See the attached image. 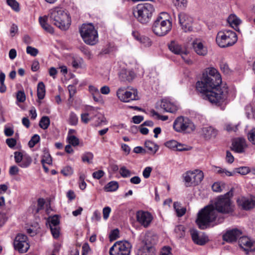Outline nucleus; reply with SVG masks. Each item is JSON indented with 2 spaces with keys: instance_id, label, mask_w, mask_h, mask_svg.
<instances>
[{
  "instance_id": "nucleus-1",
  "label": "nucleus",
  "mask_w": 255,
  "mask_h": 255,
  "mask_svg": "<svg viewBox=\"0 0 255 255\" xmlns=\"http://www.w3.org/2000/svg\"><path fill=\"white\" fill-rule=\"evenodd\" d=\"M222 78L217 69L210 67L203 73L201 81L196 83V90L203 98L216 105L225 103L228 98L227 87H221Z\"/></svg>"
},
{
  "instance_id": "nucleus-2",
  "label": "nucleus",
  "mask_w": 255,
  "mask_h": 255,
  "mask_svg": "<svg viewBox=\"0 0 255 255\" xmlns=\"http://www.w3.org/2000/svg\"><path fill=\"white\" fill-rule=\"evenodd\" d=\"M232 193L230 192L216 199L215 207L211 205L205 207L198 213L196 223L201 229L207 228L210 223L217 217V211L223 214H232L234 211V205L230 198Z\"/></svg>"
},
{
  "instance_id": "nucleus-3",
  "label": "nucleus",
  "mask_w": 255,
  "mask_h": 255,
  "mask_svg": "<svg viewBox=\"0 0 255 255\" xmlns=\"http://www.w3.org/2000/svg\"><path fill=\"white\" fill-rule=\"evenodd\" d=\"M48 18L53 24L61 30H67L71 24L70 17L64 9L59 7L52 8L49 10L48 16L39 18V21L42 27L46 32L51 34L54 33V29L47 22Z\"/></svg>"
},
{
  "instance_id": "nucleus-4",
  "label": "nucleus",
  "mask_w": 255,
  "mask_h": 255,
  "mask_svg": "<svg viewBox=\"0 0 255 255\" xmlns=\"http://www.w3.org/2000/svg\"><path fill=\"white\" fill-rule=\"evenodd\" d=\"M172 21L170 15L165 12H161L157 16L152 24V31L159 36L166 35L172 29Z\"/></svg>"
},
{
  "instance_id": "nucleus-5",
  "label": "nucleus",
  "mask_w": 255,
  "mask_h": 255,
  "mask_svg": "<svg viewBox=\"0 0 255 255\" xmlns=\"http://www.w3.org/2000/svg\"><path fill=\"white\" fill-rule=\"evenodd\" d=\"M154 11L153 6L148 3H140L133 9V14L141 23H147L150 20Z\"/></svg>"
},
{
  "instance_id": "nucleus-6",
  "label": "nucleus",
  "mask_w": 255,
  "mask_h": 255,
  "mask_svg": "<svg viewBox=\"0 0 255 255\" xmlns=\"http://www.w3.org/2000/svg\"><path fill=\"white\" fill-rule=\"evenodd\" d=\"M238 40L236 32L231 30L220 31L217 34L216 41L217 44L222 48L234 45Z\"/></svg>"
},
{
  "instance_id": "nucleus-7",
  "label": "nucleus",
  "mask_w": 255,
  "mask_h": 255,
  "mask_svg": "<svg viewBox=\"0 0 255 255\" xmlns=\"http://www.w3.org/2000/svg\"><path fill=\"white\" fill-rule=\"evenodd\" d=\"M79 31L85 43L93 45L98 42V32L92 24H83L80 28Z\"/></svg>"
},
{
  "instance_id": "nucleus-8",
  "label": "nucleus",
  "mask_w": 255,
  "mask_h": 255,
  "mask_svg": "<svg viewBox=\"0 0 255 255\" xmlns=\"http://www.w3.org/2000/svg\"><path fill=\"white\" fill-rule=\"evenodd\" d=\"M116 94L118 99L123 102L128 103L139 99L137 90L133 88H128V90H127L124 87H120L118 89Z\"/></svg>"
},
{
  "instance_id": "nucleus-9",
  "label": "nucleus",
  "mask_w": 255,
  "mask_h": 255,
  "mask_svg": "<svg viewBox=\"0 0 255 255\" xmlns=\"http://www.w3.org/2000/svg\"><path fill=\"white\" fill-rule=\"evenodd\" d=\"M131 247L127 241H119L110 248L109 253L111 255H129Z\"/></svg>"
},
{
  "instance_id": "nucleus-10",
  "label": "nucleus",
  "mask_w": 255,
  "mask_h": 255,
  "mask_svg": "<svg viewBox=\"0 0 255 255\" xmlns=\"http://www.w3.org/2000/svg\"><path fill=\"white\" fill-rule=\"evenodd\" d=\"M135 217L136 222L144 228L150 227L154 220L153 215L150 212L143 210L137 211Z\"/></svg>"
},
{
  "instance_id": "nucleus-11",
  "label": "nucleus",
  "mask_w": 255,
  "mask_h": 255,
  "mask_svg": "<svg viewBox=\"0 0 255 255\" xmlns=\"http://www.w3.org/2000/svg\"><path fill=\"white\" fill-rule=\"evenodd\" d=\"M169 50L175 54L180 55L182 59L188 64L190 63V50L188 49L187 46L185 45L184 48L175 42L172 41L169 44Z\"/></svg>"
},
{
  "instance_id": "nucleus-12",
  "label": "nucleus",
  "mask_w": 255,
  "mask_h": 255,
  "mask_svg": "<svg viewBox=\"0 0 255 255\" xmlns=\"http://www.w3.org/2000/svg\"><path fill=\"white\" fill-rule=\"evenodd\" d=\"M191 124L190 120L185 117L180 116L174 121L173 129L177 132L186 133Z\"/></svg>"
},
{
  "instance_id": "nucleus-13",
  "label": "nucleus",
  "mask_w": 255,
  "mask_h": 255,
  "mask_svg": "<svg viewBox=\"0 0 255 255\" xmlns=\"http://www.w3.org/2000/svg\"><path fill=\"white\" fill-rule=\"evenodd\" d=\"M14 249L20 253H26L29 248L27 238L22 234H18L13 243Z\"/></svg>"
},
{
  "instance_id": "nucleus-14",
  "label": "nucleus",
  "mask_w": 255,
  "mask_h": 255,
  "mask_svg": "<svg viewBox=\"0 0 255 255\" xmlns=\"http://www.w3.org/2000/svg\"><path fill=\"white\" fill-rule=\"evenodd\" d=\"M238 206L243 210L248 211L255 208V197H241L237 200Z\"/></svg>"
},
{
  "instance_id": "nucleus-15",
  "label": "nucleus",
  "mask_w": 255,
  "mask_h": 255,
  "mask_svg": "<svg viewBox=\"0 0 255 255\" xmlns=\"http://www.w3.org/2000/svg\"><path fill=\"white\" fill-rule=\"evenodd\" d=\"M157 242V236L155 235L151 237H147L146 239V244L142 248L138 250L136 255H149V252H153L154 248L152 245L156 244Z\"/></svg>"
},
{
  "instance_id": "nucleus-16",
  "label": "nucleus",
  "mask_w": 255,
  "mask_h": 255,
  "mask_svg": "<svg viewBox=\"0 0 255 255\" xmlns=\"http://www.w3.org/2000/svg\"><path fill=\"white\" fill-rule=\"evenodd\" d=\"M240 247L247 253L255 251V242L247 236L240 237L239 240Z\"/></svg>"
},
{
  "instance_id": "nucleus-17",
  "label": "nucleus",
  "mask_w": 255,
  "mask_h": 255,
  "mask_svg": "<svg viewBox=\"0 0 255 255\" xmlns=\"http://www.w3.org/2000/svg\"><path fill=\"white\" fill-rule=\"evenodd\" d=\"M242 234V230L235 228L227 231L223 235V238L227 242L233 243L236 242Z\"/></svg>"
},
{
  "instance_id": "nucleus-18",
  "label": "nucleus",
  "mask_w": 255,
  "mask_h": 255,
  "mask_svg": "<svg viewBox=\"0 0 255 255\" xmlns=\"http://www.w3.org/2000/svg\"><path fill=\"white\" fill-rule=\"evenodd\" d=\"M192 47L195 53L199 56H205L208 53L207 47L200 39L194 40L192 42Z\"/></svg>"
},
{
  "instance_id": "nucleus-19",
  "label": "nucleus",
  "mask_w": 255,
  "mask_h": 255,
  "mask_svg": "<svg viewBox=\"0 0 255 255\" xmlns=\"http://www.w3.org/2000/svg\"><path fill=\"white\" fill-rule=\"evenodd\" d=\"M192 241L198 245L203 246L209 241V239L205 234H201L197 231L192 230Z\"/></svg>"
},
{
  "instance_id": "nucleus-20",
  "label": "nucleus",
  "mask_w": 255,
  "mask_h": 255,
  "mask_svg": "<svg viewBox=\"0 0 255 255\" xmlns=\"http://www.w3.org/2000/svg\"><path fill=\"white\" fill-rule=\"evenodd\" d=\"M132 35L134 38L138 41L144 47H149L152 45V41L148 37L144 35H141L137 31H133Z\"/></svg>"
},
{
  "instance_id": "nucleus-21",
  "label": "nucleus",
  "mask_w": 255,
  "mask_h": 255,
  "mask_svg": "<svg viewBox=\"0 0 255 255\" xmlns=\"http://www.w3.org/2000/svg\"><path fill=\"white\" fill-rule=\"evenodd\" d=\"M217 130L212 127H206L202 129L201 135L206 140H210L216 137Z\"/></svg>"
},
{
  "instance_id": "nucleus-22",
  "label": "nucleus",
  "mask_w": 255,
  "mask_h": 255,
  "mask_svg": "<svg viewBox=\"0 0 255 255\" xmlns=\"http://www.w3.org/2000/svg\"><path fill=\"white\" fill-rule=\"evenodd\" d=\"M246 147V140L244 138H237L232 142V150L237 153H242Z\"/></svg>"
},
{
  "instance_id": "nucleus-23",
  "label": "nucleus",
  "mask_w": 255,
  "mask_h": 255,
  "mask_svg": "<svg viewBox=\"0 0 255 255\" xmlns=\"http://www.w3.org/2000/svg\"><path fill=\"white\" fill-rule=\"evenodd\" d=\"M161 107L166 112L171 113H176L178 109L177 105L166 99H163L162 100Z\"/></svg>"
},
{
  "instance_id": "nucleus-24",
  "label": "nucleus",
  "mask_w": 255,
  "mask_h": 255,
  "mask_svg": "<svg viewBox=\"0 0 255 255\" xmlns=\"http://www.w3.org/2000/svg\"><path fill=\"white\" fill-rule=\"evenodd\" d=\"M135 77L133 72L129 70H122L119 74V78L122 81H131Z\"/></svg>"
},
{
  "instance_id": "nucleus-25",
  "label": "nucleus",
  "mask_w": 255,
  "mask_h": 255,
  "mask_svg": "<svg viewBox=\"0 0 255 255\" xmlns=\"http://www.w3.org/2000/svg\"><path fill=\"white\" fill-rule=\"evenodd\" d=\"M204 178L203 172L199 169L192 171V184L197 185L200 184Z\"/></svg>"
},
{
  "instance_id": "nucleus-26",
  "label": "nucleus",
  "mask_w": 255,
  "mask_h": 255,
  "mask_svg": "<svg viewBox=\"0 0 255 255\" xmlns=\"http://www.w3.org/2000/svg\"><path fill=\"white\" fill-rule=\"evenodd\" d=\"M173 208L178 217H182L186 212V208L182 207L180 202H175L173 204Z\"/></svg>"
},
{
  "instance_id": "nucleus-27",
  "label": "nucleus",
  "mask_w": 255,
  "mask_h": 255,
  "mask_svg": "<svg viewBox=\"0 0 255 255\" xmlns=\"http://www.w3.org/2000/svg\"><path fill=\"white\" fill-rule=\"evenodd\" d=\"M228 22L231 26L237 30L236 28L238 27L241 21L236 15L232 14L228 17Z\"/></svg>"
},
{
  "instance_id": "nucleus-28",
  "label": "nucleus",
  "mask_w": 255,
  "mask_h": 255,
  "mask_svg": "<svg viewBox=\"0 0 255 255\" xmlns=\"http://www.w3.org/2000/svg\"><path fill=\"white\" fill-rule=\"evenodd\" d=\"M144 145L149 152L153 154H154L159 148L158 146L156 144L150 140L146 141Z\"/></svg>"
},
{
  "instance_id": "nucleus-29",
  "label": "nucleus",
  "mask_w": 255,
  "mask_h": 255,
  "mask_svg": "<svg viewBox=\"0 0 255 255\" xmlns=\"http://www.w3.org/2000/svg\"><path fill=\"white\" fill-rule=\"evenodd\" d=\"M37 94L39 99H43L45 95V87L42 82L38 84L37 88Z\"/></svg>"
},
{
  "instance_id": "nucleus-30",
  "label": "nucleus",
  "mask_w": 255,
  "mask_h": 255,
  "mask_svg": "<svg viewBox=\"0 0 255 255\" xmlns=\"http://www.w3.org/2000/svg\"><path fill=\"white\" fill-rule=\"evenodd\" d=\"M50 123V121L49 117L47 116H44L40 119L39 125L41 128L46 129L48 128Z\"/></svg>"
},
{
  "instance_id": "nucleus-31",
  "label": "nucleus",
  "mask_w": 255,
  "mask_h": 255,
  "mask_svg": "<svg viewBox=\"0 0 255 255\" xmlns=\"http://www.w3.org/2000/svg\"><path fill=\"white\" fill-rule=\"evenodd\" d=\"M119 184L117 182L111 181L105 187V189L107 192H112L117 190Z\"/></svg>"
},
{
  "instance_id": "nucleus-32",
  "label": "nucleus",
  "mask_w": 255,
  "mask_h": 255,
  "mask_svg": "<svg viewBox=\"0 0 255 255\" xmlns=\"http://www.w3.org/2000/svg\"><path fill=\"white\" fill-rule=\"evenodd\" d=\"M47 222H48L49 227L59 226V219L58 216L55 215L48 218Z\"/></svg>"
},
{
  "instance_id": "nucleus-33",
  "label": "nucleus",
  "mask_w": 255,
  "mask_h": 255,
  "mask_svg": "<svg viewBox=\"0 0 255 255\" xmlns=\"http://www.w3.org/2000/svg\"><path fill=\"white\" fill-rule=\"evenodd\" d=\"M183 181L186 187H190L191 186V172L188 171L182 175Z\"/></svg>"
},
{
  "instance_id": "nucleus-34",
  "label": "nucleus",
  "mask_w": 255,
  "mask_h": 255,
  "mask_svg": "<svg viewBox=\"0 0 255 255\" xmlns=\"http://www.w3.org/2000/svg\"><path fill=\"white\" fill-rule=\"evenodd\" d=\"M94 155L91 152H86L83 154L82 156V160L84 162L91 163L93 159Z\"/></svg>"
},
{
  "instance_id": "nucleus-35",
  "label": "nucleus",
  "mask_w": 255,
  "mask_h": 255,
  "mask_svg": "<svg viewBox=\"0 0 255 255\" xmlns=\"http://www.w3.org/2000/svg\"><path fill=\"white\" fill-rule=\"evenodd\" d=\"M217 170L216 171L218 174L221 175V176L225 177V176H232L234 175V173H232L228 170H227L225 168H221L220 167H217Z\"/></svg>"
},
{
  "instance_id": "nucleus-36",
  "label": "nucleus",
  "mask_w": 255,
  "mask_h": 255,
  "mask_svg": "<svg viewBox=\"0 0 255 255\" xmlns=\"http://www.w3.org/2000/svg\"><path fill=\"white\" fill-rule=\"evenodd\" d=\"M67 139L70 144L75 146L79 144V139L73 135H68Z\"/></svg>"
},
{
  "instance_id": "nucleus-37",
  "label": "nucleus",
  "mask_w": 255,
  "mask_h": 255,
  "mask_svg": "<svg viewBox=\"0 0 255 255\" xmlns=\"http://www.w3.org/2000/svg\"><path fill=\"white\" fill-rule=\"evenodd\" d=\"M179 19L180 24H183L185 25V23L187 22H191L190 19V17L189 15H187L186 13H181L178 15Z\"/></svg>"
},
{
  "instance_id": "nucleus-38",
  "label": "nucleus",
  "mask_w": 255,
  "mask_h": 255,
  "mask_svg": "<svg viewBox=\"0 0 255 255\" xmlns=\"http://www.w3.org/2000/svg\"><path fill=\"white\" fill-rule=\"evenodd\" d=\"M174 5L181 9L185 7L187 4V0H172Z\"/></svg>"
},
{
  "instance_id": "nucleus-39",
  "label": "nucleus",
  "mask_w": 255,
  "mask_h": 255,
  "mask_svg": "<svg viewBox=\"0 0 255 255\" xmlns=\"http://www.w3.org/2000/svg\"><path fill=\"white\" fill-rule=\"evenodd\" d=\"M31 158L28 156H24L19 166L22 168L27 167L31 163Z\"/></svg>"
},
{
  "instance_id": "nucleus-40",
  "label": "nucleus",
  "mask_w": 255,
  "mask_h": 255,
  "mask_svg": "<svg viewBox=\"0 0 255 255\" xmlns=\"http://www.w3.org/2000/svg\"><path fill=\"white\" fill-rule=\"evenodd\" d=\"M120 174L123 178L129 177L131 176V172L126 167L122 166L119 171Z\"/></svg>"
},
{
  "instance_id": "nucleus-41",
  "label": "nucleus",
  "mask_w": 255,
  "mask_h": 255,
  "mask_svg": "<svg viewBox=\"0 0 255 255\" xmlns=\"http://www.w3.org/2000/svg\"><path fill=\"white\" fill-rule=\"evenodd\" d=\"M6 2L14 11H19V4L15 0H7Z\"/></svg>"
},
{
  "instance_id": "nucleus-42",
  "label": "nucleus",
  "mask_w": 255,
  "mask_h": 255,
  "mask_svg": "<svg viewBox=\"0 0 255 255\" xmlns=\"http://www.w3.org/2000/svg\"><path fill=\"white\" fill-rule=\"evenodd\" d=\"M225 184L221 182H215L212 186L213 191L217 192H220L222 191L223 188L224 187Z\"/></svg>"
},
{
  "instance_id": "nucleus-43",
  "label": "nucleus",
  "mask_w": 255,
  "mask_h": 255,
  "mask_svg": "<svg viewBox=\"0 0 255 255\" xmlns=\"http://www.w3.org/2000/svg\"><path fill=\"white\" fill-rule=\"evenodd\" d=\"M248 138L250 142L255 145V128H253L249 131Z\"/></svg>"
},
{
  "instance_id": "nucleus-44",
  "label": "nucleus",
  "mask_w": 255,
  "mask_h": 255,
  "mask_svg": "<svg viewBox=\"0 0 255 255\" xmlns=\"http://www.w3.org/2000/svg\"><path fill=\"white\" fill-rule=\"evenodd\" d=\"M73 169L69 166H67L64 167L61 170V173L65 176H71L73 173Z\"/></svg>"
},
{
  "instance_id": "nucleus-45",
  "label": "nucleus",
  "mask_w": 255,
  "mask_h": 255,
  "mask_svg": "<svg viewBox=\"0 0 255 255\" xmlns=\"http://www.w3.org/2000/svg\"><path fill=\"white\" fill-rule=\"evenodd\" d=\"M191 149V147L185 144L178 142L176 150L178 151H188Z\"/></svg>"
},
{
  "instance_id": "nucleus-46",
  "label": "nucleus",
  "mask_w": 255,
  "mask_h": 255,
  "mask_svg": "<svg viewBox=\"0 0 255 255\" xmlns=\"http://www.w3.org/2000/svg\"><path fill=\"white\" fill-rule=\"evenodd\" d=\"M151 116L153 117H155L156 119L161 120L162 121H166L168 117L167 116H161L158 113L155 112L154 110H151L150 111Z\"/></svg>"
},
{
  "instance_id": "nucleus-47",
  "label": "nucleus",
  "mask_w": 255,
  "mask_h": 255,
  "mask_svg": "<svg viewBox=\"0 0 255 255\" xmlns=\"http://www.w3.org/2000/svg\"><path fill=\"white\" fill-rule=\"evenodd\" d=\"M178 141L175 140H171L167 141L165 145V146L170 149L176 150L178 144Z\"/></svg>"
},
{
  "instance_id": "nucleus-48",
  "label": "nucleus",
  "mask_w": 255,
  "mask_h": 255,
  "mask_svg": "<svg viewBox=\"0 0 255 255\" xmlns=\"http://www.w3.org/2000/svg\"><path fill=\"white\" fill-rule=\"evenodd\" d=\"M40 137L37 134L34 135L28 142V145L30 147H33L39 141Z\"/></svg>"
},
{
  "instance_id": "nucleus-49",
  "label": "nucleus",
  "mask_w": 255,
  "mask_h": 255,
  "mask_svg": "<svg viewBox=\"0 0 255 255\" xmlns=\"http://www.w3.org/2000/svg\"><path fill=\"white\" fill-rule=\"evenodd\" d=\"M78 121V119L76 115L74 113H71L69 119L70 124L71 125H76Z\"/></svg>"
},
{
  "instance_id": "nucleus-50",
  "label": "nucleus",
  "mask_w": 255,
  "mask_h": 255,
  "mask_svg": "<svg viewBox=\"0 0 255 255\" xmlns=\"http://www.w3.org/2000/svg\"><path fill=\"white\" fill-rule=\"evenodd\" d=\"M26 52L32 56H36L38 53V50L35 48L28 46L26 48Z\"/></svg>"
},
{
  "instance_id": "nucleus-51",
  "label": "nucleus",
  "mask_w": 255,
  "mask_h": 255,
  "mask_svg": "<svg viewBox=\"0 0 255 255\" xmlns=\"http://www.w3.org/2000/svg\"><path fill=\"white\" fill-rule=\"evenodd\" d=\"M51 234L54 238H58L60 234V228L59 226L50 227Z\"/></svg>"
},
{
  "instance_id": "nucleus-52",
  "label": "nucleus",
  "mask_w": 255,
  "mask_h": 255,
  "mask_svg": "<svg viewBox=\"0 0 255 255\" xmlns=\"http://www.w3.org/2000/svg\"><path fill=\"white\" fill-rule=\"evenodd\" d=\"M236 171L242 175H246L250 172V169L247 167H241L235 169Z\"/></svg>"
},
{
  "instance_id": "nucleus-53",
  "label": "nucleus",
  "mask_w": 255,
  "mask_h": 255,
  "mask_svg": "<svg viewBox=\"0 0 255 255\" xmlns=\"http://www.w3.org/2000/svg\"><path fill=\"white\" fill-rule=\"evenodd\" d=\"M105 174L103 170H99L93 173L92 176L94 178L96 179H101Z\"/></svg>"
},
{
  "instance_id": "nucleus-54",
  "label": "nucleus",
  "mask_w": 255,
  "mask_h": 255,
  "mask_svg": "<svg viewBox=\"0 0 255 255\" xmlns=\"http://www.w3.org/2000/svg\"><path fill=\"white\" fill-rule=\"evenodd\" d=\"M17 100L19 102H23L25 100V95L23 91H18L16 95Z\"/></svg>"
},
{
  "instance_id": "nucleus-55",
  "label": "nucleus",
  "mask_w": 255,
  "mask_h": 255,
  "mask_svg": "<svg viewBox=\"0 0 255 255\" xmlns=\"http://www.w3.org/2000/svg\"><path fill=\"white\" fill-rule=\"evenodd\" d=\"M52 162V158L50 154H46L42 159L41 160L42 163H47L48 164H51Z\"/></svg>"
},
{
  "instance_id": "nucleus-56",
  "label": "nucleus",
  "mask_w": 255,
  "mask_h": 255,
  "mask_svg": "<svg viewBox=\"0 0 255 255\" xmlns=\"http://www.w3.org/2000/svg\"><path fill=\"white\" fill-rule=\"evenodd\" d=\"M119 231L118 229H115L110 235V239L111 241H113L116 240L117 238H119Z\"/></svg>"
},
{
  "instance_id": "nucleus-57",
  "label": "nucleus",
  "mask_w": 255,
  "mask_h": 255,
  "mask_svg": "<svg viewBox=\"0 0 255 255\" xmlns=\"http://www.w3.org/2000/svg\"><path fill=\"white\" fill-rule=\"evenodd\" d=\"M160 255H172L171 249L169 247H164L162 248Z\"/></svg>"
},
{
  "instance_id": "nucleus-58",
  "label": "nucleus",
  "mask_w": 255,
  "mask_h": 255,
  "mask_svg": "<svg viewBox=\"0 0 255 255\" xmlns=\"http://www.w3.org/2000/svg\"><path fill=\"white\" fill-rule=\"evenodd\" d=\"M152 170V169L151 167H145L142 172L143 176L146 179L149 178Z\"/></svg>"
},
{
  "instance_id": "nucleus-59",
  "label": "nucleus",
  "mask_w": 255,
  "mask_h": 255,
  "mask_svg": "<svg viewBox=\"0 0 255 255\" xmlns=\"http://www.w3.org/2000/svg\"><path fill=\"white\" fill-rule=\"evenodd\" d=\"M111 209L109 207H106L103 209V218L105 220H107L111 213Z\"/></svg>"
},
{
  "instance_id": "nucleus-60",
  "label": "nucleus",
  "mask_w": 255,
  "mask_h": 255,
  "mask_svg": "<svg viewBox=\"0 0 255 255\" xmlns=\"http://www.w3.org/2000/svg\"><path fill=\"white\" fill-rule=\"evenodd\" d=\"M23 157L21 152L17 151L14 152V159L16 163H21Z\"/></svg>"
},
{
  "instance_id": "nucleus-61",
  "label": "nucleus",
  "mask_w": 255,
  "mask_h": 255,
  "mask_svg": "<svg viewBox=\"0 0 255 255\" xmlns=\"http://www.w3.org/2000/svg\"><path fill=\"white\" fill-rule=\"evenodd\" d=\"M225 129L229 132L236 131L238 129L237 126H233L230 124L225 125Z\"/></svg>"
},
{
  "instance_id": "nucleus-62",
  "label": "nucleus",
  "mask_w": 255,
  "mask_h": 255,
  "mask_svg": "<svg viewBox=\"0 0 255 255\" xmlns=\"http://www.w3.org/2000/svg\"><path fill=\"white\" fill-rule=\"evenodd\" d=\"M93 98L95 102L101 103L103 102L102 97L100 93V92L92 94Z\"/></svg>"
},
{
  "instance_id": "nucleus-63",
  "label": "nucleus",
  "mask_w": 255,
  "mask_h": 255,
  "mask_svg": "<svg viewBox=\"0 0 255 255\" xmlns=\"http://www.w3.org/2000/svg\"><path fill=\"white\" fill-rule=\"evenodd\" d=\"M93 98L95 102L101 103L103 102L102 97L100 93V92L92 94Z\"/></svg>"
},
{
  "instance_id": "nucleus-64",
  "label": "nucleus",
  "mask_w": 255,
  "mask_h": 255,
  "mask_svg": "<svg viewBox=\"0 0 255 255\" xmlns=\"http://www.w3.org/2000/svg\"><path fill=\"white\" fill-rule=\"evenodd\" d=\"M6 143L9 147L12 148L16 145V141L13 138H7Z\"/></svg>"
}]
</instances>
